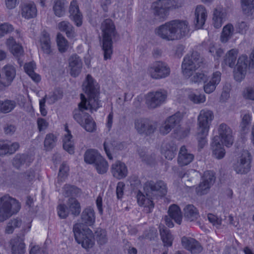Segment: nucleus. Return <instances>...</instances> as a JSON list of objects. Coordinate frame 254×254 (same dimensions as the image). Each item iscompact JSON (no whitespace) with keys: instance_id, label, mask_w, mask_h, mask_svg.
Here are the masks:
<instances>
[{"instance_id":"nucleus-50","label":"nucleus","mask_w":254,"mask_h":254,"mask_svg":"<svg viewBox=\"0 0 254 254\" xmlns=\"http://www.w3.org/2000/svg\"><path fill=\"white\" fill-rule=\"evenodd\" d=\"M57 137L53 133H48L46 135L44 140V146L47 150H50L56 145Z\"/></svg>"},{"instance_id":"nucleus-46","label":"nucleus","mask_w":254,"mask_h":254,"mask_svg":"<svg viewBox=\"0 0 254 254\" xmlns=\"http://www.w3.org/2000/svg\"><path fill=\"white\" fill-rule=\"evenodd\" d=\"M98 159L97 161H96V163L94 164L97 172L100 174L106 173L108 170L109 167L108 162L102 156Z\"/></svg>"},{"instance_id":"nucleus-52","label":"nucleus","mask_w":254,"mask_h":254,"mask_svg":"<svg viewBox=\"0 0 254 254\" xmlns=\"http://www.w3.org/2000/svg\"><path fill=\"white\" fill-rule=\"evenodd\" d=\"M63 93L60 90H55L54 92L51 93L48 96H46V97L48 103L52 104L61 99Z\"/></svg>"},{"instance_id":"nucleus-58","label":"nucleus","mask_w":254,"mask_h":254,"mask_svg":"<svg viewBox=\"0 0 254 254\" xmlns=\"http://www.w3.org/2000/svg\"><path fill=\"white\" fill-rule=\"evenodd\" d=\"M251 120L252 117L250 114H246L243 116L241 123V127L243 130L245 131L247 129L248 126L251 123Z\"/></svg>"},{"instance_id":"nucleus-47","label":"nucleus","mask_w":254,"mask_h":254,"mask_svg":"<svg viewBox=\"0 0 254 254\" xmlns=\"http://www.w3.org/2000/svg\"><path fill=\"white\" fill-rule=\"evenodd\" d=\"M100 154L95 150H88L84 154V161L90 164H94L98 158L101 157Z\"/></svg>"},{"instance_id":"nucleus-39","label":"nucleus","mask_w":254,"mask_h":254,"mask_svg":"<svg viewBox=\"0 0 254 254\" xmlns=\"http://www.w3.org/2000/svg\"><path fill=\"white\" fill-rule=\"evenodd\" d=\"M66 4V0H57L55 1L53 10L57 16L60 17L64 15Z\"/></svg>"},{"instance_id":"nucleus-4","label":"nucleus","mask_w":254,"mask_h":254,"mask_svg":"<svg viewBox=\"0 0 254 254\" xmlns=\"http://www.w3.org/2000/svg\"><path fill=\"white\" fill-rule=\"evenodd\" d=\"M201 63L199 54L197 52H193L191 54H188L184 58L182 64V70L183 75L186 77H190L191 82L199 83L206 80L207 77L202 72H196L194 71L200 66Z\"/></svg>"},{"instance_id":"nucleus-26","label":"nucleus","mask_w":254,"mask_h":254,"mask_svg":"<svg viewBox=\"0 0 254 254\" xmlns=\"http://www.w3.org/2000/svg\"><path fill=\"white\" fill-rule=\"evenodd\" d=\"M69 11L71 18L74 21L76 25L80 26L82 23V16L79 11L77 2L73 0L70 2Z\"/></svg>"},{"instance_id":"nucleus-45","label":"nucleus","mask_w":254,"mask_h":254,"mask_svg":"<svg viewBox=\"0 0 254 254\" xmlns=\"http://www.w3.org/2000/svg\"><path fill=\"white\" fill-rule=\"evenodd\" d=\"M239 51L237 49H233L229 51L225 56L224 60L225 64L232 67L235 64Z\"/></svg>"},{"instance_id":"nucleus-37","label":"nucleus","mask_w":254,"mask_h":254,"mask_svg":"<svg viewBox=\"0 0 254 254\" xmlns=\"http://www.w3.org/2000/svg\"><path fill=\"white\" fill-rule=\"evenodd\" d=\"M160 233L164 245L166 247H171L172 245L174 237L170 231L164 226L160 227Z\"/></svg>"},{"instance_id":"nucleus-64","label":"nucleus","mask_w":254,"mask_h":254,"mask_svg":"<svg viewBox=\"0 0 254 254\" xmlns=\"http://www.w3.org/2000/svg\"><path fill=\"white\" fill-rule=\"evenodd\" d=\"M38 129L40 131L46 129L48 126V122L44 119L38 118L37 121Z\"/></svg>"},{"instance_id":"nucleus-59","label":"nucleus","mask_w":254,"mask_h":254,"mask_svg":"<svg viewBox=\"0 0 254 254\" xmlns=\"http://www.w3.org/2000/svg\"><path fill=\"white\" fill-rule=\"evenodd\" d=\"M68 168L65 164H63L60 168L58 181H63L67 176Z\"/></svg>"},{"instance_id":"nucleus-55","label":"nucleus","mask_w":254,"mask_h":254,"mask_svg":"<svg viewBox=\"0 0 254 254\" xmlns=\"http://www.w3.org/2000/svg\"><path fill=\"white\" fill-rule=\"evenodd\" d=\"M242 95L246 99L254 100V84L253 86L246 88L243 91Z\"/></svg>"},{"instance_id":"nucleus-22","label":"nucleus","mask_w":254,"mask_h":254,"mask_svg":"<svg viewBox=\"0 0 254 254\" xmlns=\"http://www.w3.org/2000/svg\"><path fill=\"white\" fill-rule=\"evenodd\" d=\"M21 14L25 19L35 18L37 14V9L35 4L33 2L23 3L21 6Z\"/></svg>"},{"instance_id":"nucleus-12","label":"nucleus","mask_w":254,"mask_h":254,"mask_svg":"<svg viewBox=\"0 0 254 254\" xmlns=\"http://www.w3.org/2000/svg\"><path fill=\"white\" fill-rule=\"evenodd\" d=\"M252 157L247 150H244L237 162L234 164L233 168L237 174H245L249 172L251 169Z\"/></svg>"},{"instance_id":"nucleus-29","label":"nucleus","mask_w":254,"mask_h":254,"mask_svg":"<svg viewBox=\"0 0 254 254\" xmlns=\"http://www.w3.org/2000/svg\"><path fill=\"white\" fill-rule=\"evenodd\" d=\"M39 46L45 54L49 55L52 52L51 42L47 32L43 31L42 33L39 40Z\"/></svg>"},{"instance_id":"nucleus-28","label":"nucleus","mask_w":254,"mask_h":254,"mask_svg":"<svg viewBox=\"0 0 254 254\" xmlns=\"http://www.w3.org/2000/svg\"><path fill=\"white\" fill-rule=\"evenodd\" d=\"M211 148L212 152V156L218 159L223 158L226 153V151L224 147L220 144L219 141V137L215 136L211 143Z\"/></svg>"},{"instance_id":"nucleus-11","label":"nucleus","mask_w":254,"mask_h":254,"mask_svg":"<svg viewBox=\"0 0 254 254\" xmlns=\"http://www.w3.org/2000/svg\"><path fill=\"white\" fill-rule=\"evenodd\" d=\"M144 192L148 196L157 195H165L167 192L166 185L162 181H149L145 183L143 186Z\"/></svg>"},{"instance_id":"nucleus-1","label":"nucleus","mask_w":254,"mask_h":254,"mask_svg":"<svg viewBox=\"0 0 254 254\" xmlns=\"http://www.w3.org/2000/svg\"><path fill=\"white\" fill-rule=\"evenodd\" d=\"M83 87L87 97L83 94H80L79 110L74 111L73 118L87 131L91 132L96 130V123L92 118L84 111L89 110L93 112L101 106L99 97V88L97 82L89 74L87 75Z\"/></svg>"},{"instance_id":"nucleus-8","label":"nucleus","mask_w":254,"mask_h":254,"mask_svg":"<svg viewBox=\"0 0 254 254\" xmlns=\"http://www.w3.org/2000/svg\"><path fill=\"white\" fill-rule=\"evenodd\" d=\"M182 5L181 0H157L152 4L155 16L161 20H164L171 9L179 8Z\"/></svg>"},{"instance_id":"nucleus-27","label":"nucleus","mask_w":254,"mask_h":254,"mask_svg":"<svg viewBox=\"0 0 254 254\" xmlns=\"http://www.w3.org/2000/svg\"><path fill=\"white\" fill-rule=\"evenodd\" d=\"M34 159V155L32 154H17L12 160V164L17 169L24 165L28 166Z\"/></svg>"},{"instance_id":"nucleus-19","label":"nucleus","mask_w":254,"mask_h":254,"mask_svg":"<svg viewBox=\"0 0 254 254\" xmlns=\"http://www.w3.org/2000/svg\"><path fill=\"white\" fill-rule=\"evenodd\" d=\"M24 235L16 236L9 241V247L12 254H24L25 252Z\"/></svg>"},{"instance_id":"nucleus-35","label":"nucleus","mask_w":254,"mask_h":254,"mask_svg":"<svg viewBox=\"0 0 254 254\" xmlns=\"http://www.w3.org/2000/svg\"><path fill=\"white\" fill-rule=\"evenodd\" d=\"M242 8L244 13L251 18L254 14V0H241Z\"/></svg>"},{"instance_id":"nucleus-9","label":"nucleus","mask_w":254,"mask_h":254,"mask_svg":"<svg viewBox=\"0 0 254 254\" xmlns=\"http://www.w3.org/2000/svg\"><path fill=\"white\" fill-rule=\"evenodd\" d=\"M147 73L153 79H160L168 76L170 73V69L166 63L157 61L148 66Z\"/></svg>"},{"instance_id":"nucleus-7","label":"nucleus","mask_w":254,"mask_h":254,"mask_svg":"<svg viewBox=\"0 0 254 254\" xmlns=\"http://www.w3.org/2000/svg\"><path fill=\"white\" fill-rule=\"evenodd\" d=\"M20 209V203L8 194L0 197V222H3Z\"/></svg>"},{"instance_id":"nucleus-43","label":"nucleus","mask_w":254,"mask_h":254,"mask_svg":"<svg viewBox=\"0 0 254 254\" xmlns=\"http://www.w3.org/2000/svg\"><path fill=\"white\" fill-rule=\"evenodd\" d=\"M67 205L72 214L75 216L79 215L81 211V207L79 202L76 198H69L67 202Z\"/></svg>"},{"instance_id":"nucleus-63","label":"nucleus","mask_w":254,"mask_h":254,"mask_svg":"<svg viewBox=\"0 0 254 254\" xmlns=\"http://www.w3.org/2000/svg\"><path fill=\"white\" fill-rule=\"evenodd\" d=\"M208 219L213 225L218 228L221 224V219L218 218L216 216L209 214L208 215Z\"/></svg>"},{"instance_id":"nucleus-21","label":"nucleus","mask_w":254,"mask_h":254,"mask_svg":"<svg viewBox=\"0 0 254 254\" xmlns=\"http://www.w3.org/2000/svg\"><path fill=\"white\" fill-rule=\"evenodd\" d=\"M68 66L71 75L73 77L77 76L82 67L81 59L76 54L71 55L68 59Z\"/></svg>"},{"instance_id":"nucleus-14","label":"nucleus","mask_w":254,"mask_h":254,"mask_svg":"<svg viewBox=\"0 0 254 254\" xmlns=\"http://www.w3.org/2000/svg\"><path fill=\"white\" fill-rule=\"evenodd\" d=\"M215 181L214 174L213 172L207 171L204 173L202 182L196 188V192L199 195L207 193L211 186Z\"/></svg>"},{"instance_id":"nucleus-49","label":"nucleus","mask_w":254,"mask_h":254,"mask_svg":"<svg viewBox=\"0 0 254 254\" xmlns=\"http://www.w3.org/2000/svg\"><path fill=\"white\" fill-rule=\"evenodd\" d=\"M36 173L33 169H30L23 173H21L19 178L25 184H29L32 183L35 179Z\"/></svg>"},{"instance_id":"nucleus-38","label":"nucleus","mask_w":254,"mask_h":254,"mask_svg":"<svg viewBox=\"0 0 254 254\" xmlns=\"http://www.w3.org/2000/svg\"><path fill=\"white\" fill-rule=\"evenodd\" d=\"M58 28L61 31L65 32L68 37H75V33L72 26L67 21H63L58 24Z\"/></svg>"},{"instance_id":"nucleus-54","label":"nucleus","mask_w":254,"mask_h":254,"mask_svg":"<svg viewBox=\"0 0 254 254\" xmlns=\"http://www.w3.org/2000/svg\"><path fill=\"white\" fill-rule=\"evenodd\" d=\"M64 190L65 192V194L67 196L72 195V196H76L80 193V190L77 188L70 186L69 185H66L64 187Z\"/></svg>"},{"instance_id":"nucleus-18","label":"nucleus","mask_w":254,"mask_h":254,"mask_svg":"<svg viewBox=\"0 0 254 254\" xmlns=\"http://www.w3.org/2000/svg\"><path fill=\"white\" fill-rule=\"evenodd\" d=\"M2 82L3 88L11 85L16 74L15 68L11 65H5L2 69Z\"/></svg>"},{"instance_id":"nucleus-17","label":"nucleus","mask_w":254,"mask_h":254,"mask_svg":"<svg viewBox=\"0 0 254 254\" xmlns=\"http://www.w3.org/2000/svg\"><path fill=\"white\" fill-rule=\"evenodd\" d=\"M134 125L135 129L140 134H151L154 132L156 128L155 124L151 123L146 119L136 120Z\"/></svg>"},{"instance_id":"nucleus-48","label":"nucleus","mask_w":254,"mask_h":254,"mask_svg":"<svg viewBox=\"0 0 254 254\" xmlns=\"http://www.w3.org/2000/svg\"><path fill=\"white\" fill-rule=\"evenodd\" d=\"M189 99L194 104H201L204 103L206 100L205 95L199 94L196 91H190L188 93Z\"/></svg>"},{"instance_id":"nucleus-61","label":"nucleus","mask_w":254,"mask_h":254,"mask_svg":"<svg viewBox=\"0 0 254 254\" xmlns=\"http://www.w3.org/2000/svg\"><path fill=\"white\" fill-rule=\"evenodd\" d=\"M7 154L14 153L19 147V145L17 142L11 143L10 142L7 141Z\"/></svg>"},{"instance_id":"nucleus-3","label":"nucleus","mask_w":254,"mask_h":254,"mask_svg":"<svg viewBox=\"0 0 254 254\" xmlns=\"http://www.w3.org/2000/svg\"><path fill=\"white\" fill-rule=\"evenodd\" d=\"M189 30V23L187 21L174 20L158 27L155 29V33L163 39L173 41L186 36Z\"/></svg>"},{"instance_id":"nucleus-51","label":"nucleus","mask_w":254,"mask_h":254,"mask_svg":"<svg viewBox=\"0 0 254 254\" xmlns=\"http://www.w3.org/2000/svg\"><path fill=\"white\" fill-rule=\"evenodd\" d=\"M57 41L59 51L62 53L64 52L68 46L67 41L61 34L59 33Z\"/></svg>"},{"instance_id":"nucleus-30","label":"nucleus","mask_w":254,"mask_h":254,"mask_svg":"<svg viewBox=\"0 0 254 254\" xmlns=\"http://www.w3.org/2000/svg\"><path fill=\"white\" fill-rule=\"evenodd\" d=\"M146 195V196L140 191H138L136 195L137 201L139 206L144 207L147 212H150L154 207V204L152 198L150 197L151 195Z\"/></svg>"},{"instance_id":"nucleus-20","label":"nucleus","mask_w":254,"mask_h":254,"mask_svg":"<svg viewBox=\"0 0 254 254\" xmlns=\"http://www.w3.org/2000/svg\"><path fill=\"white\" fill-rule=\"evenodd\" d=\"M111 173L114 178L121 180L127 176L128 170L124 163L117 161L111 165Z\"/></svg>"},{"instance_id":"nucleus-57","label":"nucleus","mask_w":254,"mask_h":254,"mask_svg":"<svg viewBox=\"0 0 254 254\" xmlns=\"http://www.w3.org/2000/svg\"><path fill=\"white\" fill-rule=\"evenodd\" d=\"M13 27L12 25L7 24L3 23L0 24V38L3 37L5 34L12 31Z\"/></svg>"},{"instance_id":"nucleus-5","label":"nucleus","mask_w":254,"mask_h":254,"mask_svg":"<svg viewBox=\"0 0 254 254\" xmlns=\"http://www.w3.org/2000/svg\"><path fill=\"white\" fill-rule=\"evenodd\" d=\"M213 118V114L210 110L203 109L199 112L197 117L196 139L200 148H202L207 144V136Z\"/></svg>"},{"instance_id":"nucleus-42","label":"nucleus","mask_w":254,"mask_h":254,"mask_svg":"<svg viewBox=\"0 0 254 254\" xmlns=\"http://www.w3.org/2000/svg\"><path fill=\"white\" fill-rule=\"evenodd\" d=\"M182 119V115L180 113H177L168 118L165 121L170 126L172 129L175 128L176 131L180 127V123Z\"/></svg>"},{"instance_id":"nucleus-60","label":"nucleus","mask_w":254,"mask_h":254,"mask_svg":"<svg viewBox=\"0 0 254 254\" xmlns=\"http://www.w3.org/2000/svg\"><path fill=\"white\" fill-rule=\"evenodd\" d=\"M230 89L228 86H225L223 88L221 96L220 97V101L221 102H226L230 97Z\"/></svg>"},{"instance_id":"nucleus-44","label":"nucleus","mask_w":254,"mask_h":254,"mask_svg":"<svg viewBox=\"0 0 254 254\" xmlns=\"http://www.w3.org/2000/svg\"><path fill=\"white\" fill-rule=\"evenodd\" d=\"M176 147L173 144H166L162 146L161 152L165 157L168 160H172L175 156Z\"/></svg>"},{"instance_id":"nucleus-56","label":"nucleus","mask_w":254,"mask_h":254,"mask_svg":"<svg viewBox=\"0 0 254 254\" xmlns=\"http://www.w3.org/2000/svg\"><path fill=\"white\" fill-rule=\"evenodd\" d=\"M97 241L101 245L105 244L107 242L106 232L104 230H100L96 232Z\"/></svg>"},{"instance_id":"nucleus-53","label":"nucleus","mask_w":254,"mask_h":254,"mask_svg":"<svg viewBox=\"0 0 254 254\" xmlns=\"http://www.w3.org/2000/svg\"><path fill=\"white\" fill-rule=\"evenodd\" d=\"M21 224V221L20 219H14L11 220L8 222L5 229V232L7 234L13 233L15 228L19 227Z\"/></svg>"},{"instance_id":"nucleus-13","label":"nucleus","mask_w":254,"mask_h":254,"mask_svg":"<svg viewBox=\"0 0 254 254\" xmlns=\"http://www.w3.org/2000/svg\"><path fill=\"white\" fill-rule=\"evenodd\" d=\"M248 68V57L242 55L239 58L236 67L234 71V79L238 82L243 80L246 75Z\"/></svg>"},{"instance_id":"nucleus-24","label":"nucleus","mask_w":254,"mask_h":254,"mask_svg":"<svg viewBox=\"0 0 254 254\" xmlns=\"http://www.w3.org/2000/svg\"><path fill=\"white\" fill-rule=\"evenodd\" d=\"M194 159V155L189 151L186 146H183L180 148L178 157V163L180 166H184L190 164Z\"/></svg>"},{"instance_id":"nucleus-41","label":"nucleus","mask_w":254,"mask_h":254,"mask_svg":"<svg viewBox=\"0 0 254 254\" xmlns=\"http://www.w3.org/2000/svg\"><path fill=\"white\" fill-rule=\"evenodd\" d=\"M16 106V103L14 100H0V113L6 114L12 111Z\"/></svg>"},{"instance_id":"nucleus-40","label":"nucleus","mask_w":254,"mask_h":254,"mask_svg":"<svg viewBox=\"0 0 254 254\" xmlns=\"http://www.w3.org/2000/svg\"><path fill=\"white\" fill-rule=\"evenodd\" d=\"M234 33V28L231 24H228L223 28L220 36V40L222 43L227 42L231 38Z\"/></svg>"},{"instance_id":"nucleus-6","label":"nucleus","mask_w":254,"mask_h":254,"mask_svg":"<svg viewBox=\"0 0 254 254\" xmlns=\"http://www.w3.org/2000/svg\"><path fill=\"white\" fill-rule=\"evenodd\" d=\"M101 30L103 33L102 49L104 52V59L110 60L113 54L112 37L115 35V26L110 19H105L102 23Z\"/></svg>"},{"instance_id":"nucleus-23","label":"nucleus","mask_w":254,"mask_h":254,"mask_svg":"<svg viewBox=\"0 0 254 254\" xmlns=\"http://www.w3.org/2000/svg\"><path fill=\"white\" fill-rule=\"evenodd\" d=\"M194 24L197 29L201 28L207 18V12L202 5H198L195 10Z\"/></svg>"},{"instance_id":"nucleus-15","label":"nucleus","mask_w":254,"mask_h":254,"mask_svg":"<svg viewBox=\"0 0 254 254\" xmlns=\"http://www.w3.org/2000/svg\"><path fill=\"white\" fill-rule=\"evenodd\" d=\"M219 141L227 147L231 146L234 142V137L231 128L225 124H221L218 127Z\"/></svg>"},{"instance_id":"nucleus-16","label":"nucleus","mask_w":254,"mask_h":254,"mask_svg":"<svg viewBox=\"0 0 254 254\" xmlns=\"http://www.w3.org/2000/svg\"><path fill=\"white\" fill-rule=\"evenodd\" d=\"M169 216H165L164 220L169 227H173L174 223L173 220L176 223L180 224L182 220V214L180 207L176 205L173 204L169 207L168 210Z\"/></svg>"},{"instance_id":"nucleus-34","label":"nucleus","mask_w":254,"mask_h":254,"mask_svg":"<svg viewBox=\"0 0 254 254\" xmlns=\"http://www.w3.org/2000/svg\"><path fill=\"white\" fill-rule=\"evenodd\" d=\"M184 215L190 221L196 220L199 217L198 210L193 205L189 204L184 209Z\"/></svg>"},{"instance_id":"nucleus-33","label":"nucleus","mask_w":254,"mask_h":254,"mask_svg":"<svg viewBox=\"0 0 254 254\" xmlns=\"http://www.w3.org/2000/svg\"><path fill=\"white\" fill-rule=\"evenodd\" d=\"M6 46L10 52L15 56L18 57L23 53V50L20 45L17 44L13 38H8L6 43Z\"/></svg>"},{"instance_id":"nucleus-31","label":"nucleus","mask_w":254,"mask_h":254,"mask_svg":"<svg viewBox=\"0 0 254 254\" xmlns=\"http://www.w3.org/2000/svg\"><path fill=\"white\" fill-rule=\"evenodd\" d=\"M63 142L64 149L69 153L72 154L74 149L73 140L72 136L67 127L65 128V133L64 135Z\"/></svg>"},{"instance_id":"nucleus-25","label":"nucleus","mask_w":254,"mask_h":254,"mask_svg":"<svg viewBox=\"0 0 254 254\" xmlns=\"http://www.w3.org/2000/svg\"><path fill=\"white\" fill-rule=\"evenodd\" d=\"M182 243L183 247L191 253L197 254L202 251V248L199 243L193 238L184 237L182 239Z\"/></svg>"},{"instance_id":"nucleus-10","label":"nucleus","mask_w":254,"mask_h":254,"mask_svg":"<svg viewBox=\"0 0 254 254\" xmlns=\"http://www.w3.org/2000/svg\"><path fill=\"white\" fill-rule=\"evenodd\" d=\"M167 97V93L164 90L150 92L145 96V104L148 108L155 109L163 104Z\"/></svg>"},{"instance_id":"nucleus-32","label":"nucleus","mask_w":254,"mask_h":254,"mask_svg":"<svg viewBox=\"0 0 254 254\" xmlns=\"http://www.w3.org/2000/svg\"><path fill=\"white\" fill-rule=\"evenodd\" d=\"M226 13L223 9L219 8L215 9L213 13V24L216 28H220L225 19Z\"/></svg>"},{"instance_id":"nucleus-2","label":"nucleus","mask_w":254,"mask_h":254,"mask_svg":"<svg viewBox=\"0 0 254 254\" xmlns=\"http://www.w3.org/2000/svg\"><path fill=\"white\" fill-rule=\"evenodd\" d=\"M81 223L75 224L73 228L76 242L86 250L92 248L95 244L92 231L83 225L91 226L95 222V214L91 207L85 208L80 216Z\"/></svg>"},{"instance_id":"nucleus-36","label":"nucleus","mask_w":254,"mask_h":254,"mask_svg":"<svg viewBox=\"0 0 254 254\" xmlns=\"http://www.w3.org/2000/svg\"><path fill=\"white\" fill-rule=\"evenodd\" d=\"M36 68V64L34 62H29L25 64L24 68L25 71L31 78V79L36 82H38L41 80L40 76L34 72Z\"/></svg>"},{"instance_id":"nucleus-62","label":"nucleus","mask_w":254,"mask_h":254,"mask_svg":"<svg viewBox=\"0 0 254 254\" xmlns=\"http://www.w3.org/2000/svg\"><path fill=\"white\" fill-rule=\"evenodd\" d=\"M58 214L59 217L61 218H65L68 215V211L65 208V206L63 204H60L57 208Z\"/></svg>"}]
</instances>
